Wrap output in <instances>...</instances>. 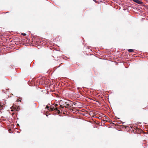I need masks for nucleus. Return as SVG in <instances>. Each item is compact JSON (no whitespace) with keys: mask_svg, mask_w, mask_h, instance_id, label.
I'll use <instances>...</instances> for the list:
<instances>
[{"mask_svg":"<svg viewBox=\"0 0 148 148\" xmlns=\"http://www.w3.org/2000/svg\"><path fill=\"white\" fill-rule=\"evenodd\" d=\"M134 2L139 4H142L143 3V2L138 0H132Z\"/></svg>","mask_w":148,"mask_h":148,"instance_id":"nucleus-1","label":"nucleus"},{"mask_svg":"<svg viewBox=\"0 0 148 148\" xmlns=\"http://www.w3.org/2000/svg\"><path fill=\"white\" fill-rule=\"evenodd\" d=\"M72 103V101H66L65 103V104L66 105L70 106Z\"/></svg>","mask_w":148,"mask_h":148,"instance_id":"nucleus-2","label":"nucleus"},{"mask_svg":"<svg viewBox=\"0 0 148 148\" xmlns=\"http://www.w3.org/2000/svg\"><path fill=\"white\" fill-rule=\"evenodd\" d=\"M56 110V108H54V107H53V106H51L50 108H49V111H53L54 110Z\"/></svg>","mask_w":148,"mask_h":148,"instance_id":"nucleus-3","label":"nucleus"},{"mask_svg":"<svg viewBox=\"0 0 148 148\" xmlns=\"http://www.w3.org/2000/svg\"><path fill=\"white\" fill-rule=\"evenodd\" d=\"M65 107L69 109L70 110H71V108H72V106H70L69 107L66 106H65Z\"/></svg>","mask_w":148,"mask_h":148,"instance_id":"nucleus-4","label":"nucleus"},{"mask_svg":"<svg viewBox=\"0 0 148 148\" xmlns=\"http://www.w3.org/2000/svg\"><path fill=\"white\" fill-rule=\"evenodd\" d=\"M55 110H56L57 111V112L58 113V114H60V111L58 110L57 108H56Z\"/></svg>","mask_w":148,"mask_h":148,"instance_id":"nucleus-5","label":"nucleus"},{"mask_svg":"<svg viewBox=\"0 0 148 148\" xmlns=\"http://www.w3.org/2000/svg\"><path fill=\"white\" fill-rule=\"evenodd\" d=\"M128 51L129 52H134V50L132 49H129L128 50Z\"/></svg>","mask_w":148,"mask_h":148,"instance_id":"nucleus-6","label":"nucleus"},{"mask_svg":"<svg viewBox=\"0 0 148 148\" xmlns=\"http://www.w3.org/2000/svg\"><path fill=\"white\" fill-rule=\"evenodd\" d=\"M64 107H65V106H63H63H62V105H60V108H60V109H61V108H64Z\"/></svg>","mask_w":148,"mask_h":148,"instance_id":"nucleus-7","label":"nucleus"},{"mask_svg":"<svg viewBox=\"0 0 148 148\" xmlns=\"http://www.w3.org/2000/svg\"><path fill=\"white\" fill-rule=\"evenodd\" d=\"M2 106H2V105H0V109L1 110V109H3Z\"/></svg>","mask_w":148,"mask_h":148,"instance_id":"nucleus-8","label":"nucleus"},{"mask_svg":"<svg viewBox=\"0 0 148 148\" xmlns=\"http://www.w3.org/2000/svg\"><path fill=\"white\" fill-rule=\"evenodd\" d=\"M21 34L24 36H25L26 35V34L24 33H22Z\"/></svg>","mask_w":148,"mask_h":148,"instance_id":"nucleus-9","label":"nucleus"},{"mask_svg":"<svg viewBox=\"0 0 148 148\" xmlns=\"http://www.w3.org/2000/svg\"><path fill=\"white\" fill-rule=\"evenodd\" d=\"M46 108H47V109H48L49 110V106H46Z\"/></svg>","mask_w":148,"mask_h":148,"instance_id":"nucleus-10","label":"nucleus"},{"mask_svg":"<svg viewBox=\"0 0 148 148\" xmlns=\"http://www.w3.org/2000/svg\"><path fill=\"white\" fill-rule=\"evenodd\" d=\"M70 105H71V106H72H72H73V104L72 102V103Z\"/></svg>","mask_w":148,"mask_h":148,"instance_id":"nucleus-11","label":"nucleus"},{"mask_svg":"<svg viewBox=\"0 0 148 148\" xmlns=\"http://www.w3.org/2000/svg\"><path fill=\"white\" fill-rule=\"evenodd\" d=\"M57 105H57V104H56V105L55 106V107H56V106H57Z\"/></svg>","mask_w":148,"mask_h":148,"instance_id":"nucleus-12","label":"nucleus"},{"mask_svg":"<svg viewBox=\"0 0 148 148\" xmlns=\"http://www.w3.org/2000/svg\"><path fill=\"white\" fill-rule=\"evenodd\" d=\"M66 106L69 107V106H68V105H66Z\"/></svg>","mask_w":148,"mask_h":148,"instance_id":"nucleus-13","label":"nucleus"},{"mask_svg":"<svg viewBox=\"0 0 148 148\" xmlns=\"http://www.w3.org/2000/svg\"><path fill=\"white\" fill-rule=\"evenodd\" d=\"M71 110H72V111H73V109H71Z\"/></svg>","mask_w":148,"mask_h":148,"instance_id":"nucleus-14","label":"nucleus"}]
</instances>
